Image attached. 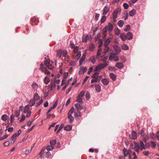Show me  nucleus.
I'll return each instance as SVG.
<instances>
[{
  "instance_id": "dca6fc26",
  "label": "nucleus",
  "mask_w": 159,
  "mask_h": 159,
  "mask_svg": "<svg viewBox=\"0 0 159 159\" xmlns=\"http://www.w3.org/2000/svg\"><path fill=\"white\" fill-rule=\"evenodd\" d=\"M120 38L123 41H125L127 39L126 35L124 34H122L120 35Z\"/></svg>"
},
{
  "instance_id": "0e129e2a",
  "label": "nucleus",
  "mask_w": 159,
  "mask_h": 159,
  "mask_svg": "<svg viewBox=\"0 0 159 159\" xmlns=\"http://www.w3.org/2000/svg\"><path fill=\"white\" fill-rule=\"evenodd\" d=\"M143 153L144 155L146 156H148L149 153V152L148 151H143Z\"/></svg>"
},
{
  "instance_id": "ddd939ff",
  "label": "nucleus",
  "mask_w": 159,
  "mask_h": 159,
  "mask_svg": "<svg viewBox=\"0 0 159 159\" xmlns=\"http://www.w3.org/2000/svg\"><path fill=\"white\" fill-rule=\"evenodd\" d=\"M75 107L76 108V109L75 110L79 111L82 109V107L80 104L78 103H76L75 104Z\"/></svg>"
},
{
  "instance_id": "f8f14e48",
  "label": "nucleus",
  "mask_w": 159,
  "mask_h": 159,
  "mask_svg": "<svg viewBox=\"0 0 159 159\" xmlns=\"http://www.w3.org/2000/svg\"><path fill=\"white\" fill-rule=\"evenodd\" d=\"M102 83L105 85H107L109 83V81L107 79H103L101 80Z\"/></svg>"
},
{
  "instance_id": "6ab92c4d",
  "label": "nucleus",
  "mask_w": 159,
  "mask_h": 159,
  "mask_svg": "<svg viewBox=\"0 0 159 159\" xmlns=\"http://www.w3.org/2000/svg\"><path fill=\"white\" fill-rule=\"evenodd\" d=\"M29 109V105H27L26 106L24 109V112L25 113H26L30 111Z\"/></svg>"
},
{
  "instance_id": "5701e85b",
  "label": "nucleus",
  "mask_w": 159,
  "mask_h": 159,
  "mask_svg": "<svg viewBox=\"0 0 159 159\" xmlns=\"http://www.w3.org/2000/svg\"><path fill=\"white\" fill-rule=\"evenodd\" d=\"M108 26V29L109 32H111L112 30L113 26L110 23H109Z\"/></svg>"
},
{
  "instance_id": "338daca9",
  "label": "nucleus",
  "mask_w": 159,
  "mask_h": 159,
  "mask_svg": "<svg viewBox=\"0 0 159 159\" xmlns=\"http://www.w3.org/2000/svg\"><path fill=\"white\" fill-rule=\"evenodd\" d=\"M70 47L71 48H73L75 47V44H74V43L72 42H70Z\"/></svg>"
},
{
  "instance_id": "f257e3e1",
  "label": "nucleus",
  "mask_w": 159,
  "mask_h": 159,
  "mask_svg": "<svg viewBox=\"0 0 159 159\" xmlns=\"http://www.w3.org/2000/svg\"><path fill=\"white\" fill-rule=\"evenodd\" d=\"M45 60L44 61V64L45 65L47 66L49 69L53 70L54 68V66L52 64L53 62H52V63L50 62V60L49 59H47L46 57L45 58Z\"/></svg>"
},
{
  "instance_id": "0eeeda50",
  "label": "nucleus",
  "mask_w": 159,
  "mask_h": 159,
  "mask_svg": "<svg viewBox=\"0 0 159 159\" xmlns=\"http://www.w3.org/2000/svg\"><path fill=\"white\" fill-rule=\"evenodd\" d=\"M110 10V7L107 6H106L104 7L102 15H106L108 12Z\"/></svg>"
},
{
  "instance_id": "8fccbe9b",
  "label": "nucleus",
  "mask_w": 159,
  "mask_h": 159,
  "mask_svg": "<svg viewBox=\"0 0 159 159\" xmlns=\"http://www.w3.org/2000/svg\"><path fill=\"white\" fill-rule=\"evenodd\" d=\"M43 99H41L36 104V107L39 106L43 102Z\"/></svg>"
},
{
  "instance_id": "bf43d9fd",
  "label": "nucleus",
  "mask_w": 159,
  "mask_h": 159,
  "mask_svg": "<svg viewBox=\"0 0 159 159\" xmlns=\"http://www.w3.org/2000/svg\"><path fill=\"white\" fill-rule=\"evenodd\" d=\"M79 50L78 47L77 46L75 47L74 49V52L75 53L77 52Z\"/></svg>"
},
{
  "instance_id": "a211bd4d",
  "label": "nucleus",
  "mask_w": 159,
  "mask_h": 159,
  "mask_svg": "<svg viewBox=\"0 0 159 159\" xmlns=\"http://www.w3.org/2000/svg\"><path fill=\"white\" fill-rule=\"evenodd\" d=\"M110 76L113 81H115L116 80V76L113 73H110Z\"/></svg>"
},
{
  "instance_id": "c9c22d12",
  "label": "nucleus",
  "mask_w": 159,
  "mask_h": 159,
  "mask_svg": "<svg viewBox=\"0 0 159 159\" xmlns=\"http://www.w3.org/2000/svg\"><path fill=\"white\" fill-rule=\"evenodd\" d=\"M20 114V110H16L15 112V114L14 115H15V116L18 117L19 116Z\"/></svg>"
},
{
  "instance_id": "13d9d810",
  "label": "nucleus",
  "mask_w": 159,
  "mask_h": 159,
  "mask_svg": "<svg viewBox=\"0 0 159 159\" xmlns=\"http://www.w3.org/2000/svg\"><path fill=\"white\" fill-rule=\"evenodd\" d=\"M135 142L132 143L130 145V147L131 149H134L135 148Z\"/></svg>"
},
{
  "instance_id": "412c9836",
  "label": "nucleus",
  "mask_w": 159,
  "mask_h": 159,
  "mask_svg": "<svg viewBox=\"0 0 159 159\" xmlns=\"http://www.w3.org/2000/svg\"><path fill=\"white\" fill-rule=\"evenodd\" d=\"M44 83L45 84H47L50 81V80L49 77L48 76H46L44 79Z\"/></svg>"
},
{
  "instance_id": "4c0bfd02",
  "label": "nucleus",
  "mask_w": 159,
  "mask_h": 159,
  "mask_svg": "<svg viewBox=\"0 0 159 159\" xmlns=\"http://www.w3.org/2000/svg\"><path fill=\"white\" fill-rule=\"evenodd\" d=\"M99 73L98 72L95 73L92 76V78L93 79H96L99 76Z\"/></svg>"
},
{
  "instance_id": "f704fd0d",
  "label": "nucleus",
  "mask_w": 159,
  "mask_h": 159,
  "mask_svg": "<svg viewBox=\"0 0 159 159\" xmlns=\"http://www.w3.org/2000/svg\"><path fill=\"white\" fill-rule=\"evenodd\" d=\"M39 98V96L38 93H36L34 96V99L35 101L37 100Z\"/></svg>"
},
{
  "instance_id": "c85d7f7f",
  "label": "nucleus",
  "mask_w": 159,
  "mask_h": 159,
  "mask_svg": "<svg viewBox=\"0 0 159 159\" xmlns=\"http://www.w3.org/2000/svg\"><path fill=\"white\" fill-rule=\"evenodd\" d=\"M85 58V56L84 55L80 59L79 61L80 65H81L83 62L84 61Z\"/></svg>"
},
{
  "instance_id": "2eb2a0df",
  "label": "nucleus",
  "mask_w": 159,
  "mask_h": 159,
  "mask_svg": "<svg viewBox=\"0 0 159 159\" xmlns=\"http://www.w3.org/2000/svg\"><path fill=\"white\" fill-rule=\"evenodd\" d=\"M126 36L127 38L129 40L133 38V34L132 33L130 32L127 33Z\"/></svg>"
},
{
  "instance_id": "4be33fe9",
  "label": "nucleus",
  "mask_w": 159,
  "mask_h": 159,
  "mask_svg": "<svg viewBox=\"0 0 159 159\" xmlns=\"http://www.w3.org/2000/svg\"><path fill=\"white\" fill-rule=\"evenodd\" d=\"M124 23V21L120 20L118 21V25L120 27H121L123 26Z\"/></svg>"
},
{
  "instance_id": "69168bd1",
  "label": "nucleus",
  "mask_w": 159,
  "mask_h": 159,
  "mask_svg": "<svg viewBox=\"0 0 159 159\" xmlns=\"http://www.w3.org/2000/svg\"><path fill=\"white\" fill-rule=\"evenodd\" d=\"M102 77L101 76H98L95 79L97 80V82H99L101 79L102 78Z\"/></svg>"
},
{
  "instance_id": "4d7b16f0",
  "label": "nucleus",
  "mask_w": 159,
  "mask_h": 159,
  "mask_svg": "<svg viewBox=\"0 0 159 159\" xmlns=\"http://www.w3.org/2000/svg\"><path fill=\"white\" fill-rule=\"evenodd\" d=\"M8 134H6L2 137H0V140H2L5 139H6L8 137Z\"/></svg>"
},
{
  "instance_id": "7c9ffc66",
  "label": "nucleus",
  "mask_w": 159,
  "mask_h": 159,
  "mask_svg": "<svg viewBox=\"0 0 159 159\" xmlns=\"http://www.w3.org/2000/svg\"><path fill=\"white\" fill-rule=\"evenodd\" d=\"M95 89L96 91L98 92H100L101 91V87L99 85H97L95 86Z\"/></svg>"
},
{
  "instance_id": "79ce46f5",
  "label": "nucleus",
  "mask_w": 159,
  "mask_h": 159,
  "mask_svg": "<svg viewBox=\"0 0 159 159\" xmlns=\"http://www.w3.org/2000/svg\"><path fill=\"white\" fill-rule=\"evenodd\" d=\"M122 48V49L125 50H127L129 49V47L128 46L125 44H124L123 45Z\"/></svg>"
},
{
  "instance_id": "e433bc0d",
  "label": "nucleus",
  "mask_w": 159,
  "mask_h": 159,
  "mask_svg": "<svg viewBox=\"0 0 159 159\" xmlns=\"http://www.w3.org/2000/svg\"><path fill=\"white\" fill-rule=\"evenodd\" d=\"M130 27L129 25H127L126 26V27L124 29V31L127 32L130 30Z\"/></svg>"
},
{
  "instance_id": "6e6552de",
  "label": "nucleus",
  "mask_w": 159,
  "mask_h": 159,
  "mask_svg": "<svg viewBox=\"0 0 159 159\" xmlns=\"http://www.w3.org/2000/svg\"><path fill=\"white\" fill-rule=\"evenodd\" d=\"M18 136L17 134L16 133L13 135L11 138V144H13L16 140V138Z\"/></svg>"
},
{
  "instance_id": "603ef678",
  "label": "nucleus",
  "mask_w": 159,
  "mask_h": 159,
  "mask_svg": "<svg viewBox=\"0 0 159 159\" xmlns=\"http://www.w3.org/2000/svg\"><path fill=\"white\" fill-rule=\"evenodd\" d=\"M88 37V35H85V37H83V38L82 40L83 42H86L87 41V38Z\"/></svg>"
},
{
  "instance_id": "37998d69",
  "label": "nucleus",
  "mask_w": 159,
  "mask_h": 159,
  "mask_svg": "<svg viewBox=\"0 0 159 159\" xmlns=\"http://www.w3.org/2000/svg\"><path fill=\"white\" fill-rule=\"evenodd\" d=\"M105 47V48L104 50V51L103 52H102V53L103 54L104 53V54H105V53H106L109 50V48L108 47V46H107V47Z\"/></svg>"
},
{
  "instance_id": "052dcab7",
  "label": "nucleus",
  "mask_w": 159,
  "mask_h": 159,
  "mask_svg": "<svg viewBox=\"0 0 159 159\" xmlns=\"http://www.w3.org/2000/svg\"><path fill=\"white\" fill-rule=\"evenodd\" d=\"M81 55V52L80 51L78 52L77 54V57H78V59L76 60V61H78V59L80 57Z\"/></svg>"
},
{
  "instance_id": "7ed1b4c3",
  "label": "nucleus",
  "mask_w": 159,
  "mask_h": 159,
  "mask_svg": "<svg viewBox=\"0 0 159 159\" xmlns=\"http://www.w3.org/2000/svg\"><path fill=\"white\" fill-rule=\"evenodd\" d=\"M108 66L107 63L103 64L100 63L96 67L95 70L96 71L100 70L102 69L107 67Z\"/></svg>"
},
{
  "instance_id": "b1692460",
  "label": "nucleus",
  "mask_w": 159,
  "mask_h": 159,
  "mask_svg": "<svg viewBox=\"0 0 159 159\" xmlns=\"http://www.w3.org/2000/svg\"><path fill=\"white\" fill-rule=\"evenodd\" d=\"M135 12L136 11L134 10L133 9L130 11H129V16H133L135 14Z\"/></svg>"
},
{
  "instance_id": "ea45409f",
  "label": "nucleus",
  "mask_w": 159,
  "mask_h": 159,
  "mask_svg": "<svg viewBox=\"0 0 159 159\" xmlns=\"http://www.w3.org/2000/svg\"><path fill=\"white\" fill-rule=\"evenodd\" d=\"M50 144L52 146L54 145L56 143V140H53L50 141Z\"/></svg>"
},
{
  "instance_id": "a19ab883",
  "label": "nucleus",
  "mask_w": 159,
  "mask_h": 159,
  "mask_svg": "<svg viewBox=\"0 0 159 159\" xmlns=\"http://www.w3.org/2000/svg\"><path fill=\"white\" fill-rule=\"evenodd\" d=\"M115 34L116 35H119L120 34V31L117 28L115 29Z\"/></svg>"
},
{
  "instance_id": "f3484780",
  "label": "nucleus",
  "mask_w": 159,
  "mask_h": 159,
  "mask_svg": "<svg viewBox=\"0 0 159 159\" xmlns=\"http://www.w3.org/2000/svg\"><path fill=\"white\" fill-rule=\"evenodd\" d=\"M72 128L71 125H67L64 127V129L66 131H69L72 129Z\"/></svg>"
},
{
  "instance_id": "473e14b6",
  "label": "nucleus",
  "mask_w": 159,
  "mask_h": 159,
  "mask_svg": "<svg viewBox=\"0 0 159 159\" xmlns=\"http://www.w3.org/2000/svg\"><path fill=\"white\" fill-rule=\"evenodd\" d=\"M54 148V147L53 146H52L51 145V146L48 145L46 148V149L48 151L52 150Z\"/></svg>"
},
{
  "instance_id": "39448f33",
  "label": "nucleus",
  "mask_w": 159,
  "mask_h": 159,
  "mask_svg": "<svg viewBox=\"0 0 159 159\" xmlns=\"http://www.w3.org/2000/svg\"><path fill=\"white\" fill-rule=\"evenodd\" d=\"M120 9H118L117 11H114L113 13V18L114 22L116 21V19L118 15V11H120Z\"/></svg>"
},
{
  "instance_id": "9b49d317",
  "label": "nucleus",
  "mask_w": 159,
  "mask_h": 159,
  "mask_svg": "<svg viewBox=\"0 0 159 159\" xmlns=\"http://www.w3.org/2000/svg\"><path fill=\"white\" fill-rule=\"evenodd\" d=\"M116 66L118 69H121L124 67L123 64L121 62H117L115 65Z\"/></svg>"
},
{
  "instance_id": "4468645a",
  "label": "nucleus",
  "mask_w": 159,
  "mask_h": 159,
  "mask_svg": "<svg viewBox=\"0 0 159 159\" xmlns=\"http://www.w3.org/2000/svg\"><path fill=\"white\" fill-rule=\"evenodd\" d=\"M74 112H75L74 116L75 117H79L81 115V113L79 111L75 110L74 109Z\"/></svg>"
},
{
  "instance_id": "864d4df0",
  "label": "nucleus",
  "mask_w": 159,
  "mask_h": 159,
  "mask_svg": "<svg viewBox=\"0 0 159 159\" xmlns=\"http://www.w3.org/2000/svg\"><path fill=\"white\" fill-rule=\"evenodd\" d=\"M35 101L34 100H32L30 101V105L31 107H32L34 104L35 103Z\"/></svg>"
},
{
  "instance_id": "a18cd8bd",
  "label": "nucleus",
  "mask_w": 159,
  "mask_h": 159,
  "mask_svg": "<svg viewBox=\"0 0 159 159\" xmlns=\"http://www.w3.org/2000/svg\"><path fill=\"white\" fill-rule=\"evenodd\" d=\"M108 29V26H106L103 29L102 33H106Z\"/></svg>"
},
{
  "instance_id": "9d476101",
  "label": "nucleus",
  "mask_w": 159,
  "mask_h": 159,
  "mask_svg": "<svg viewBox=\"0 0 159 159\" xmlns=\"http://www.w3.org/2000/svg\"><path fill=\"white\" fill-rule=\"evenodd\" d=\"M40 70L42 72H44L45 74H47L48 75H49L50 74V72L48 71L47 70L46 68L45 67H43Z\"/></svg>"
},
{
  "instance_id": "20e7f679",
  "label": "nucleus",
  "mask_w": 159,
  "mask_h": 159,
  "mask_svg": "<svg viewBox=\"0 0 159 159\" xmlns=\"http://www.w3.org/2000/svg\"><path fill=\"white\" fill-rule=\"evenodd\" d=\"M112 59H113L116 61H118L119 60L118 57L116 55V54L114 53H111L110 54L109 60H111Z\"/></svg>"
},
{
  "instance_id": "a878e982",
  "label": "nucleus",
  "mask_w": 159,
  "mask_h": 159,
  "mask_svg": "<svg viewBox=\"0 0 159 159\" xmlns=\"http://www.w3.org/2000/svg\"><path fill=\"white\" fill-rule=\"evenodd\" d=\"M90 61L92 62L94 64L96 61L95 57L94 56H92L90 58Z\"/></svg>"
},
{
  "instance_id": "6e6d98bb",
  "label": "nucleus",
  "mask_w": 159,
  "mask_h": 159,
  "mask_svg": "<svg viewBox=\"0 0 159 159\" xmlns=\"http://www.w3.org/2000/svg\"><path fill=\"white\" fill-rule=\"evenodd\" d=\"M144 129H142L140 132V134L142 137H143L144 135Z\"/></svg>"
},
{
  "instance_id": "72a5a7b5",
  "label": "nucleus",
  "mask_w": 159,
  "mask_h": 159,
  "mask_svg": "<svg viewBox=\"0 0 159 159\" xmlns=\"http://www.w3.org/2000/svg\"><path fill=\"white\" fill-rule=\"evenodd\" d=\"M114 48L115 49L116 51L120 52L121 51V49L120 48L118 47V46H117L116 45H115L114 46Z\"/></svg>"
},
{
  "instance_id": "cd10ccee",
  "label": "nucleus",
  "mask_w": 159,
  "mask_h": 159,
  "mask_svg": "<svg viewBox=\"0 0 159 159\" xmlns=\"http://www.w3.org/2000/svg\"><path fill=\"white\" fill-rule=\"evenodd\" d=\"M31 151V150H30L29 149H26L23 152V154L27 155Z\"/></svg>"
},
{
  "instance_id": "1a4fd4ad",
  "label": "nucleus",
  "mask_w": 159,
  "mask_h": 159,
  "mask_svg": "<svg viewBox=\"0 0 159 159\" xmlns=\"http://www.w3.org/2000/svg\"><path fill=\"white\" fill-rule=\"evenodd\" d=\"M123 152L125 157H126L129 154V152H131V151L130 150H128L127 149L124 148L123 149Z\"/></svg>"
},
{
  "instance_id": "c756f323",
  "label": "nucleus",
  "mask_w": 159,
  "mask_h": 159,
  "mask_svg": "<svg viewBox=\"0 0 159 159\" xmlns=\"http://www.w3.org/2000/svg\"><path fill=\"white\" fill-rule=\"evenodd\" d=\"M7 119V115H3L2 116L1 119L3 121H6Z\"/></svg>"
},
{
  "instance_id": "5fc2aeb1",
  "label": "nucleus",
  "mask_w": 159,
  "mask_h": 159,
  "mask_svg": "<svg viewBox=\"0 0 159 159\" xmlns=\"http://www.w3.org/2000/svg\"><path fill=\"white\" fill-rule=\"evenodd\" d=\"M108 59V57L107 56H105L102 59V61L104 63H106V61H107Z\"/></svg>"
},
{
  "instance_id": "49530a36",
  "label": "nucleus",
  "mask_w": 159,
  "mask_h": 159,
  "mask_svg": "<svg viewBox=\"0 0 159 159\" xmlns=\"http://www.w3.org/2000/svg\"><path fill=\"white\" fill-rule=\"evenodd\" d=\"M15 116V115H14L13 114H12L11 116V123H13L14 119V117Z\"/></svg>"
},
{
  "instance_id": "de8ad7c7",
  "label": "nucleus",
  "mask_w": 159,
  "mask_h": 159,
  "mask_svg": "<svg viewBox=\"0 0 159 159\" xmlns=\"http://www.w3.org/2000/svg\"><path fill=\"white\" fill-rule=\"evenodd\" d=\"M148 144H146V145L145 146L143 142L142 141H140L139 145L140 147H142L143 148L146 147V146Z\"/></svg>"
},
{
  "instance_id": "f03ea898",
  "label": "nucleus",
  "mask_w": 159,
  "mask_h": 159,
  "mask_svg": "<svg viewBox=\"0 0 159 159\" xmlns=\"http://www.w3.org/2000/svg\"><path fill=\"white\" fill-rule=\"evenodd\" d=\"M74 111V108L72 107L68 113V118L70 120V122L71 123L74 120V117L71 116Z\"/></svg>"
},
{
  "instance_id": "393cba45",
  "label": "nucleus",
  "mask_w": 159,
  "mask_h": 159,
  "mask_svg": "<svg viewBox=\"0 0 159 159\" xmlns=\"http://www.w3.org/2000/svg\"><path fill=\"white\" fill-rule=\"evenodd\" d=\"M32 87L33 88V89L34 90H37V89H38V85H37V84L36 83H34L32 85Z\"/></svg>"
},
{
  "instance_id": "774afa93",
  "label": "nucleus",
  "mask_w": 159,
  "mask_h": 159,
  "mask_svg": "<svg viewBox=\"0 0 159 159\" xmlns=\"http://www.w3.org/2000/svg\"><path fill=\"white\" fill-rule=\"evenodd\" d=\"M123 7L125 9H127L129 7V6L126 3H124L123 5Z\"/></svg>"
},
{
  "instance_id": "2f4dec72",
  "label": "nucleus",
  "mask_w": 159,
  "mask_h": 159,
  "mask_svg": "<svg viewBox=\"0 0 159 159\" xmlns=\"http://www.w3.org/2000/svg\"><path fill=\"white\" fill-rule=\"evenodd\" d=\"M62 55V51L61 50H59L57 52V55L59 57H61Z\"/></svg>"
},
{
  "instance_id": "680f3d73",
  "label": "nucleus",
  "mask_w": 159,
  "mask_h": 159,
  "mask_svg": "<svg viewBox=\"0 0 159 159\" xmlns=\"http://www.w3.org/2000/svg\"><path fill=\"white\" fill-rule=\"evenodd\" d=\"M99 17V14L96 13L95 18L96 21H97L98 20Z\"/></svg>"
},
{
  "instance_id": "e2e57ef3",
  "label": "nucleus",
  "mask_w": 159,
  "mask_h": 159,
  "mask_svg": "<svg viewBox=\"0 0 159 159\" xmlns=\"http://www.w3.org/2000/svg\"><path fill=\"white\" fill-rule=\"evenodd\" d=\"M10 142L9 141H7L3 143V144L5 146H8L9 145Z\"/></svg>"
},
{
  "instance_id": "c03bdc74",
  "label": "nucleus",
  "mask_w": 159,
  "mask_h": 159,
  "mask_svg": "<svg viewBox=\"0 0 159 159\" xmlns=\"http://www.w3.org/2000/svg\"><path fill=\"white\" fill-rule=\"evenodd\" d=\"M76 101L79 102L80 103H82L83 102L82 98H78V97H77V99H76Z\"/></svg>"
},
{
  "instance_id": "58836bf2",
  "label": "nucleus",
  "mask_w": 159,
  "mask_h": 159,
  "mask_svg": "<svg viewBox=\"0 0 159 159\" xmlns=\"http://www.w3.org/2000/svg\"><path fill=\"white\" fill-rule=\"evenodd\" d=\"M106 19V17L104 16H102L101 20V22L103 23L105 21Z\"/></svg>"
},
{
  "instance_id": "423d86ee",
  "label": "nucleus",
  "mask_w": 159,
  "mask_h": 159,
  "mask_svg": "<svg viewBox=\"0 0 159 159\" xmlns=\"http://www.w3.org/2000/svg\"><path fill=\"white\" fill-rule=\"evenodd\" d=\"M112 35L110 34V37L108 39H107L105 41L104 43V46L105 47H107L108 46L109 43H110L111 41L112 40Z\"/></svg>"
},
{
  "instance_id": "aec40b11",
  "label": "nucleus",
  "mask_w": 159,
  "mask_h": 159,
  "mask_svg": "<svg viewBox=\"0 0 159 159\" xmlns=\"http://www.w3.org/2000/svg\"><path fill=\"white\" fill-rule=\"evenodd\" d=\"M132 138L135 140L137 138V135L136 132L134 131H133L132 133Z\"/></svg>"
},
{
  "instance_id": "bb28decb",
  "label": "nucleus",
  "mask_w": 159,
  "mask_h": 159,
  "mask_svg": "<svg viewBox=\"0 0 159 159\" xmlns=\"http://www.w3.org/2000/svg\"><path fill=\"white\" fill-rule=\"evenodd\" d=\"M85 91H81L79 95L77 96L78 98H82V97L84 96L85 94Z\"/></svg>"
},
{
  "instance_id": "09e8293b",
  "label": "nucleus",
  "mask_w": 159,
  "mask_h": 159,
  "mask_svg": "<svg viewBox=\"0 0 159 159\" xmlns=\"http://www.w3.org/2000/svg\"><path fill=\"white\" fill-rule=\"evenodd\" d=\"M64 126V125L61 124L58 130H57V133H59L62 129L63 128Z\"/></svg>"
},
{
  "instance_id": "3c124183",
  "label": "nucleus",
  "mask_w": 159,
  "mask_h": 159,
  "mask_svg": "<svg viewBox=\"0 0 159 159\" xmlns=\"http://www.w3.org/2000/svg\"><path fill=\"white\" fill-rule=\"evenodd\" d=\"M67 54V51L66 50H63L62 52V54L63 56L66 57Z\"/></svg>"
}]
</instances>
